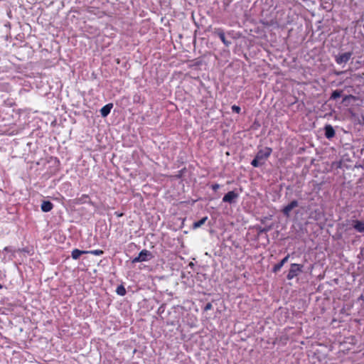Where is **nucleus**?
Here are the masks:
<instances>
[{"label": "nucleus", "instance_id": "1", "mask_svg": "<svg viewBox=\"0 0 364 364\" xmlns=\"http://www.w3.org/2000/svg\"><path fill=\"white\" fill-rule=\"evenodd\" d=\"M272 152V149L269 147H265L264 149L259 150L255 159L251 161V165L254 167L262 166L265 164Z\"/></svg>", "mask_w": 364, "mask_h": 364}, {"label": "nucleus", "instance_id": "2", "mask_svg": "<svg viewBox=\"0 0 364 364\" xmlns=\"http://www.w3.org/2000/svg\"><path fill=\"white\" fill-rule=\"evenodd\" d=\"M303 267L304 265L302 264L296 263L291 264L289 272L287 275V279L291 280L296 277L299 273L302 272Z\"/></svg>", "mask_w": 364, "mask_h": 364}, {"label": "nucleus", "instance_id": "3", "mask_svg": "<svg viewBox=\"0 0 364 364\" xmlns=\"http://www.w3.org/2000/svg\"><path fill=\"white\" fill-rule=\"evenodd\" d=\"M353 53L351 52H346L335 55V61L337 64L342 65L343 68L346 63L350 60Z\"/></svg>", "mask_w": 364, "mask_h": 364}, {"label": "nucleus", "instance_id": "4", "mask_svg": "<svg viewBox=\"0 0 364 364\" xmlns=\"http://www.w3.org/2000/svg\"><path fill=\"white\" fill-rule=\"evenodd\" d=\"M239 198V194L235 193L234 191H229L223 198V202L228 203L230 204L235 203L237 202Z\"/></svg>", "mask_w": 364, "mask_h": 364}, {"label": "nucleus", "instance_id": "5", "mask_svg": "<svg viewBox=\"0 0 364 364\" xmlns=\"http://www.w3.org/2000/svg\"><path fill=\"white\" fill-rule=\"evenodd\" d=\"M213 33L220 38L225 46L228 47L231 45V41L226 39L224 31L222 28H215Z\"/></svg>", "mask_w": 364, "mask_h": 364}, {"label": "nucleus", "instance_id": "6", "mask_svg": "<svg viewBox=\"0 0 364 364\" xmlns=\"http://www.w3.org/2000/svg\"><path fill=\"white\" fill-rule=\"evenodd\" d=\"M298 205V201L296 200H294L282 209V213L284 216L289 217L291 211Z\"/></svg>", "mask_w": 364, "mask_h": 364}, {"label": "nucleus", "instance_id": "7", "mask_svg": "<svg viewBox=\"0 0 364 364\" xmlns=\"http://www.w3.org/2000/svg\"><path fill=\"white\" fill-rule=\"evenodd\" d=\"M138 256L139 257L141 262H146L152 258L151 252L147 250H141L139 253Z\"/></svg>", "mask_w": 364, "mask_h": 364}, {"label": "nucleus", "instance_id": "8", "mask_svg": "<svg viewBox=\"0 0 364 364\" xmlns=\"http://www.w3.org/2000/svg\"><path fill=\"white\" fill-rule=\"evenodd\" d=\"M324 132H325V136L328 139H331L333 137H334L335 134H336L334 128L331 124H327L325 126Z\"/></svg>", "mask_w": 364, "mask_h": 364}, {"label": "nucleus", "instance_id": "9", "mask_svg": "<svg viewBox=\"0 0 364 364\" xmlns=\"http://www.w3.org/2000/svg\"><path fill=\"white\" fill-rule=\"evenodd\" d=\"M353 228L358 232L363 233L364 232V222L360 220H353Z\"/></svg>", "mask_w": 364, "mask_h": 364}, {"label": "nucleus", "instance_id": "10", "mask_svg": "<svg viewBox=\"0 0 364 364\" xmlns=\"http://www.w3.org/2000/svg\"><path fill=\"white\" fill-rule=\"evenodd\" d=\"M112 107H113L112 103L107 104L106 105L102 107L100 109V114H101L102 117H106L107 116H108L109 114L110 113Z\"/></svg>", "mask_w": 364, "mask_h": 364}, {"label": "nucleus", "instance_id": "11", "mask_svg": "<svg viewBox=\"0 0 364 364\" xmlns=\"http://www.w3.org/2000/svg\"><path fill=\"white\" fill-rule=\"evenodd\" d=\"M53 208V204L49 200L43 201L41 208L43 212L47 213L50 211Z\"/></svg>", "mask_w": 364, "mask_h": 364}, {"label": "nucleus", "instance_id": "12", "mask_svg": "<svg viewBox=\"0 0 364 364\" xmlns=\"http://www.w3.org/2000/svg\"><path fill=\"white\" fill-rule=\"evenodd\" d=\"M289 258V255H287L280 261V262L274 266L272 271L275 273L279 272L281 269V268L284 266V264L288 262Z\"/></svg>", "mask_w": 364, "mask_h": 364}, {"label": "nucleus", "instance_id": "13", "mask_svg": "<svg viewBox=\"0 0 364 364\" xmlns=\"http://www.w3.org/2000/svg\"><path fill=\"white\" fill-rule=\"evenodd\" d=\"M84 254H88V252L87 251H84V250H80L78 249H74L72 251L71 256H72L73 259H79V257L81 255H82Z\"/></svg>", "mask_w": 364, "mask_h": 364}, {"label": "nucleus", "instance_id": "14", "mask_svg": "<svg viewBox=\"0 0 364 364\" xmlns=\"http://www.w3.org/2000/svg\"><path fill=\"white\" fill-rule=\"evenodd\" d=\"M208 220V217H203L200 220L194 222L193 224V228L197 229L200 228L203 225L205 224V221Z\"/></svg>", "mask_w": 364, "mask_h": 364}, {"label": "nucleus", "instance_id": "15", "mask_svg": "<svg viewBox=\"0 0 364 364\" xmlns=\"http://www.w3.org/2000/svg\"><path fill=\"white\" fill-rule=\"evenodd\" d=\"M342 92H343L342 90H334L332 92L330 99H331V100H336V99L341 97V95H342Z\"/></svg>", "mask_w": 364, "mask_h": 364}, {"label": "nucleus", "instance_id": "16", "mask_svg": "<svg viewBox=\"0 0 364 364\" xmlns=\"http://www.w3.org/2000/svg\"><path fill=\"white\" fill-rule=\"evenodd\" d=\"M116 292L118 295L124 296L126 294V289L123 285H119L117 287Z\"/></svg>", "mask_w": 364, "mask_h": 364}, {"label": "nucleus", "instance_id": "17", "mask_svg": "<svg viewBox=\"0 0 364 364\" xmlns=\"http://www.w3.org/2000/svg\"><path fill=\"white\" fill-rule=\"evenodd\" d=\"M87 252H88V254L97 255V256L102 255L104 253V252L101 250H90V251H87Z\"/></svg>", "mask_w": 364, "mask_h": 364}, {"label": "nucleus", "instance_id": "18", "mask_svg": "<svg viewBox=\"0 0 364 364\" xmlns=\"http://www.w3.org/2000/svg\"><path fill=\"white\" fill-rule=\"evenodd\" d=\"M231 109H232V111L233 112H235V113H237V114H239L240 112V110H241L240 107L239 106L235 105H232Z\"/></svg>", "mask_w": 364, "mask_h": 364}, {"label": "nucleus", "instance_id": "19", "mask_svg": "<svg viewBox=\"0 0 364 364\" xmlns=\"http://www.w3.org/2000/svg\"><path fill=\"white\" fill-rule=\"evenodd\" d=\"M212 308H213V305L211 304V303H207V304H205V306H204L203 310H204L205 311H209V310L212 309Z\"/></svg>", "mask_w": 364, "mask_h": 364}, {"label": "nucleus", "instance_id": "20", "mask_svg": "<svg viewBox=\"0 0 364 364\" xmlns=\"http://www.w3.org/2000/svg\"><path fill=\"white\" fill-rule=\"evenodd\" d=\"M269 230H270L269 227V228H259V233H263V232L265 233V232H268Z\"/></svg>", "mask_w": 364, "mask_h": 364}, {"label": "nucleus", "instance_id": "21", "mask_svg": "<svg viewBox=\"0 0 364 364\" xmlns=\"http://www.w3.org/2000/svg\"><path fill=\"white\" fill-rule=\"evenodd\" d=\"M220 188V185L218 184V183H215V184H213L212 185V189L214 191H217L218 189Z\"/></svg>", "mask_w": 364, "mask_h": 364}, {"label": "nucleus", "instance_id": "22", "mask_svg": "<svg viewBox=\"0 0 364 364\" xmlns=\"http://www.w3.org/2000/svg\"><path fill=\"white\" fill-rule=\"evenodd\" d=\"M132 263H137V262H141V260L139 259V257L137 256V257H136L132 259Z\"/></svg>", "mask_w": 364, "mask_h": 364}, {"label": "nucleus", "instance_id": "23", "mask_svg": "<svg viewBox=\"0 0 364 364\" xmlns=\"http://www.w3.org/2000/svg\"><path fill=\"white\" fill-rule=\"evenodd\" d=\"M1 288H2V286H1V284H0V289H1Z\"/></svg>", "mask_w": 364, "mask_h": 364}]
</instances>
